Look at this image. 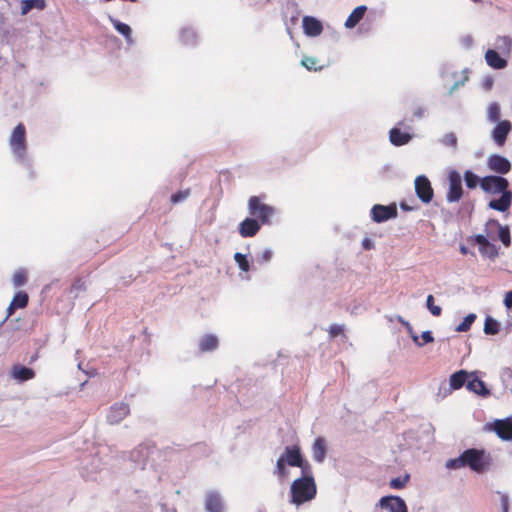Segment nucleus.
<instances>
[{
	"instance_id": "nucleus-48",
	"label": "nucleus",
	"mask_w": 512,
	"mask_h": 512,
	"mask_svg": "<svg viewBox=\"0 0 512 512\" xmlns=\"http://www.w3.org/2000/svg\"><path fill=\"white\" fill-rule=\"evenodd\" d=\"M421 338L423 340V345L426 344V343H431L434 341V338L432 336V333L430 331H424L422 332L421 334Z\"/></svg>"
},
{
	"instance_id": "nucleus-16",
	"label": "nucleus",
	"mask_w": 512,
	"mask_h": 512,
	"mask_svg": "<svg viewBox=\"0 0 512 512\" xmlns=\"http://www.w3.org/2000/svg\"><path fill=\"white\" fill-rule=\"evenodd\" d=\"M10 375L18 382H24L33 379L35 377V372L31 368L17 364L11 368Z\"/></svg>"
},
{
	"instance_id": "nucleus-21",
	"label": "nucleus",
	"mask_w": 512,
	"mask_h": 512,
	"mask_svg": "<svg viewBox=\"0 0 512 512\" xmlns=\"http://www.w3.org/2000/svg\"><path fill=\"white\" fill-rule=\"evenodd\" d=\"M367 10V7L365 5H361L356 7L352 13L348 16V18L345 21V27L346 28H354L360 20L364 17V14Z\"/></svg>"
},
{
	"instance_id": "nucleus-41",
	"label": "nucleus",
	"mask_w": 512,
	"mask_h": 512,
	"mask_svg": "<svg viewBox=\"0 0 512 512\" xmlns=\"http://www.w3.org/2000/svg\"><path fill=\"white\" fill-rule=\"evenodd\" d=\"M27 276L25 271L19 270L14 273L12 281L15 287H20L26 283Z\"/></svg>"
},
{
	"instance_id": "nucleus-57",
	"label": "nucleus",
	"mask_w": 512,
	"mask_h": 512,
	"mask_svg": "<svg viewBox=\"0 0 512 512\" xmlns=\"http://www.w3.org/2000/svg\"><path fill=\"white\" fill-rule=\"evenodd\" d=\"M501 507L503 512H508L509 500L507 496H503L501 500Z\"/></svg>"
},
{
	"instance_id": "nucleus-40",
	"label": "nucleus",
	"mask_w": 512,
	"mask_h": 512,
	"mask_svg": "<svg viewBox=\"0 0 512 512\" xmlns=\"http://www.w3.org/2000/svg\"><path fill=\"white\" fill-rule=\"evenodd\" d=\"M285 465L286 463L284 462V459L278 458L274 473L277 474L280 479H284L287 477L288 471Z\"/></svg>"
},
{
	"instance_id": "nucleus-39",
	"label": "nucleus",
	"mask_w": 512,
	"mask_h": 512,
	"mask_svg": "<svg viewBox=\"0 0 512 512\" xmlns=\"http://www.w3.org/2000/svg\"><path fill=\"white\" fill-rule=\"evenodd\" d=\"M426 305L433 316L441 315L442 309L440 306L434 305V297L432 295H428Z\"/></svg>"
},
{
	"instance_id": "nucleus-29",
	"label": "nucleus",
	"mask_w": 512,
	"mask_h": 512,
	"mask_svg": "<svg viewBox=\"0 0 512 512\" xmlns=\"http://www.w3.org/2000/svg\"><path fill=\"white\" fill-rule=\"evenodd\" d=\"M115 29L122 34L128 42H131L132 30L131 28L118 20H113Z\"/></svg>"
},
{
	"instance_id": "nucleus-34",
	"label": "nucleus",
	"mask_w": 512,
	"mask_h": 512,
	"mask_svg": "<svg viewBox=\"0 0 512 512\" xmlns=\"http://www.w3.org/2000/svg\"><path fill=\"white\" fill-rule=\"evenodd\" d=\"M13 306H16V308H25L28 304V295L25 292H18L13 300H12Z\"/></svg>"
},
{
	"instance_id": "nucleus-42",
	"label": "nucleus",
	"mask_w": 512,
	"mask_h": 512,
	"mask_svg": "<svg viewBox=\"0 0 512 512\" xmlns=\"http://www.w3.org/2000/svg\"><path fill=\"white\" fill-rule=\"evenodd\" d=\"M410 476L406 474L403 478L397 477L390 481V487L393 489H402L409 481Z\"/></svg>"
},
{
	"instance_id": "nucleus-5",
	"label": "nucleus",
	"mask_w": 512,
	"mask_h": 512,
	"mask_svg": "<svg viewBox=\"0 0 512 512\" xmlns=\"http://www.w3.org/2000/svg\"><path fill=\"white\" fill-rule=\"evenodd\" d=\"M398 215L395 203L389 205L376 204L371 209V217L374 222L382 223L389 219L396 218Z\"/></svg>"
},
{
	"instance_id": "nucleus-43",
	"label": "nucleus",
	"mask_w": 512,
	"mask_h": 512,
	"mask_svg": "<svg viewBox=\"0 0 512 512\" xmlns=\"http://www.w3.org/2000/svg\"><path fill=\"white\" fill-rule=\"evenodd\" d=\"M234 259L237 262V264L239 265V268L241 270H243V271H248L249 270V262H248V260H247L245 255L237 252L234 255Z\"/></svg>"
},
{
	"instance_id": "nucleus-33",
	"label": "nucleus",
	"mask_w": 512,
	"mask_h": 512,
	"mask_svg": "<svg viewBox=\"0 0 512 512\" xmlns=\"http://www.w3.org/2000/svg\"><path fill=\"white\" fill-rule=\"evenodd\" d=\"M479 250L483 256H486L491 259H494L498 255V250L496 246L490 242L484 245L483 247H480Z\"/></svg>"
},
{
	"instance_id": "nucleus-26",
	"label": "nucleus",
	"mask_w": 512,
	"mask_h": 512,
	"mask_svg": "<svg viewBox=\"0 0 512 512\" xmlns=\"http://www.w3.org/2000/svg\"><path fill=\"white\" fill-rule=\"evenodd\" d=\"M218 346V338L215 335H205L199 344V348L202 352L215 350Z\"/></svg>"
},
{
	"instance_id": "nucleus-30",
	"label": "nucleus",
	"mask_w": 512,
	"mask_h": 512,
	"mask_svg": "<svg viewBox=\"0 0 512 512\" xmlns=\"http://www.w3.org/2000/svg\"><path fill=\"white\" fill-rule=\"evenodd\" d=\"M465 466H467L465 451L459 457L454 458V459H449L446 462V467L448 469H459V468H462Z\"/></svg>"
},
{
	"instance_id": "nucleus-59",
	"label": "nucleus",
	"mask_w": 512,
	"mask_h": 512,
	"mask_svg": "<svg viewBox=\"0 0 512 512\" xmlns=\"http://www.w3.org/2000/svg\"><path fill=\"white\" fill-rule=\"evenodd\" d=\"M492 85H493V80H492V79H486V80L484 81V87H485L486 89H488V90H489V89H491V88H492Z\"/></svg>"
},
{
	"instance_id": "nucleus-4",
	"label": "nucleus",
	"mask_w": 512,
	"mask_h": 512,
	"mask_svg": "<svg viewBox=\"0 0 512 512\" xmlns=\"http://www.w3.org/2000/svg\"><path fill=\"white\" fill-rule=\"evenodd\" d=\"M279 458L284 459V462L289 466L300 467L303 474H306L311 469L310 464L303 459L300 448L297 445L286 446Z\"/></svg>"
},
{
	"instance_id": "nucleus-25",
	"label": "nucleus",
	"mask_w": 512,
	"mask_h": 512,
	"mask_svg": "<svg viewBox=\"0 0 512 512\" xmlns=\"http://www.w3.org/2000/svg\"><path fill=\"white\" fill-rule=\"evenodd\" d=\"M46 7L45 0H22L21 15L28 14L32 9L43 10Z\"/></svg>"
},
{
	"instance_id": "nucleus-10",
	"label": "nucleus",
	"mask_w": 512,
	"mask_h": 512,
	"mask_svg": "<svg viewBox=\"0 0 512 512\" xmlns=\"http://www.w3.org/2000/svg\"><path fill=\"white\" fill-rule=\"evenodd\" d=\"M487 165L490 170L499 174H506L511 169L510 161L507 158L498 154H493L489 156L487 160Z\"/></svg>"
},
{
	"instance_id": "nucleus-27",
	"label": "nucleus",
	"mask_w": 512,
	"mask_h": 512,
	"mask_svg": "<svg viewBox=\"0 0 512 512\" xmlns=\"http://www.w3.org/2000/svg\"><path fill=\"white\" fill-rule=\"evenodd\" d=\"M415 192H433L430 181L424 175L418 176L414 181Z\"/></svg>"
},
{
	"instance_id": "nucleus-50",
	"label": "nucleus",
	"mask_w": 512,
	"mask_h": 512,
	"mask_svg": "<svg viewBox=\"0 0 512 512\" xmlns=\"http://www.w3.org/2000/svg\"><path fill=\"white\" fill-rule=\"evenodd\" d=\"M475 241L479 245V248L483 247L484 245L489 243L487 238L484 235H481V234L475 236Z\"/></svg>"
},
{
	"instance_id": "nucleus-46",
	"label": "nucleus",
	"mask_w": 512,
	"mask_h": 512,
	"mask_svg": "<svg viewBox=\"0 0 512 512\" xmlns=\"http://www.w3.org/2000/svg\"><path fill=\"white\" fill-rule=\"evenodd\" d=\"M82 289H84V283L81 280H77L71 286L70 293H75L74 298H76L78 296V292Z\"/></svg>"
},
{
	"instance_id": "nucleus-2",
	"label": "nucleus",
	"mask_w": 512,
	"mask_h": 512,
	"mask_svg": "<svg viewBox=\"0 0 512 512\" xmlns=\"http://www.w3.org/2000/svg\"><path fill=\"white\" fill-rule=\"evenodd\" d=\"M464 181L468 189H475L479 184L484 192H510L508 180L502 176L490 175L480 179L472 171L464 173Z\"/></svg>"
},
{
	"instance_id": "nucleus-58",
	"label": "nucleus",
	"mask_w": 512,
	"mask_h": 512,
	"mask_svg": "<svg viewBox=\"0 0 512 512\" xmlns=\"http://www.w3.org/2000/svg\"><path fill=\"white\" fill-rule=\"evenodd\" d=\"M15 309H16V306H13V303L11 302L7 308V318L10 317L14 313Z\"/></svg>"
},
{
	"instance_id": "nucleus-15",
	"label": "nucleus",
	"mask_w": 512,
	"mask_h": 512,
	"mask_svg": "<svg viewBox=\"0 0 512 512\" xmlns=\"http://www.w3.org/2000/svg\"><path fill=\"white\" fill-rule=\"evenodd\" d=\"M205 508L208 512H223L224 505L218 492L209 491L205 499Z\"/></svg>"
},
{
	"instance_id": "nucleus-49",
	"label": "nucleus",
	"mask_w": 512,
	"mask_h": 512,
	"mask_svg": "<svg viewBox=\"0 0 512 512\" xmlns=\"http://www.w3.org/2000/svg\"><path fill=\"white\" fill-rule=\"evenodd\" d=\"M271 257H272V251L270 249H266L261 253L259 261L268 262V261H270Z\"/></svg>"
},
{
	"instance_id": "nucleus-3",
	"label": "nucleus",
	"mask_w": 512,
	"mask_h": 512,
	"mask_svg": "<svg viewBox=\"0 0 512 512\" xmlns=\"http://www.w3.org/2000/svg\"><path fill=\"white\" fill-rule=\"evenodd\" d=\"M465 457L467 466L477 472L485 473L489 471L493 465V459L489 453L479 449H467L465 450Z\"/></svg>"
},
{
	"instance_id": "nucleus-9",
	"label": "nucleus",
	"mask_w": 512,
	"mask_h": 512,
	"mask_svg": "<svg viewBox=\"0 0 512 512\" xmlns=\"http://www.w3.org/2000/svg\"><path fill=\"white\" fill-rule=\"evenodd\" d=\"M512 130V124L508 120H502L492 130V138L499 146H503L506 142L507 136Z\"/></svg>"
},
{
	"instance_id": "nucleus-11",
	"label": "nucleus",
	"mask_w": 512,
	"mask_h": 512,
	"mask_svg": "<svg viewBox=\"0 0 512 512\" xmlns=\"http://www.w3.org/2000/svg\"><path fill=\"white\" fill-rule=\"evenodd\" d=\"M491 430L495 431L502 440H512V420H495L493 424H489Z\"/></svg>"
},
{
	"instance_id": "nucleus-63",
	"label": "nucleus",
	"mask_w": 512,
	"mask_h": 512,
	"mask_svg": "<svg viewBox=\"0 0 512 512\" xmlns=\"http://www.w3.org/2000/svg\"><path fill=\"white\" fill-rule=\"evenodd\" d=\"M401 208L404 210H411V208L408 207L405 203H401Z\"/></svg>"
},
{
	"instance_id": "nucleus-28",
	"label": "nucleus",
	"mask_w": 512,
	"mask_h": 512,
	"mask_svg": "<svg viewBox=\"0 0 512 512\" xmlns=\"http://www.w3.org/2000/svg\"><path fill=\"white\" fill-rule=\"evenodd\" d=\"M500 324L498 321L488 316L485 319L484 332L487 335H496L499 332Z\"/></svg>"
},
{
	"instance_id": "nucleus-19",
	"label": "nucleus",
	"mask_w": 512,
	"mask_h": 512,
	"mask_svg": "<svg viewBox=\"0 0 512 512\" xmlns=\"http://www.w3.org/2000/svg\"><path fill=\"white\" fill-rule=\"evenodd\" d=\"M327 446L323 437H317L312 446L313 458L318 463H322L326 457Z\"/></svg>"
},
{
	"instance_id": "nucleus-32",
	"label": "nucleus",
	"mask_w": 512,
	"mask_h": 512,
	"mask_svg": "<svg viewBox=\"0 0 512 512\" xmlns=\"http://www.w3.org/2000/svg\"><path fill=\"white\" fill-rule=\"evenodd\" d=\"M398 321L400 323H402L404 325V328L407 329V332L409 333L410 337L412 338L413 342L418 346V347H422L423 346V343H421V341L419 340V337L418 335L414 332L411 324L404 320L401 316L398 317Z\"/></svg>"
},
{
	"instance_id": "nucleus-61",
	"label": "nucleus",
	"mask_w": 512,
	"mask_h": 512,
	"mask_svg": "<svg viewBox=\"0 0 512 512\" xmlns=\"http://www.w3.org/2000/svg\"><path fill=\"white\" fill-rule=\"evenodd\" d=\"M85 476L88 478V479H93V475L92 473L86 468V474Z\"/></svg>"
},
{
	"instance_id": "nucleus-20",
	"label": "nucleus",
	"mask_w": 512,
	"mask_h": 512,
	"mask_svg": "<svg viewBox=\"0 0 512 512\" xmlns=\"http://www.w3.org/2000/svg\"><path fill=\"white\" fill-rule=\"evenodd\" d=\"M412 136L409 133L402 132L398 128H392L389 132V139L395 146H401L408 143Z\"/></svg>"
},
{
	"instance_id": "nucleus-23",
	"label": "nucleus",
	"mask_w": 512,
	"mask_h": 512,
	"mask_svg": "<svg viewBox=\"0 0 512 512\" xmlns=\"http://www.w3.org/2000/svg\"><path fill=\"white\" fill-rule=\"evenodd\" d=\"M469 373L465 370H460L458 372L453 373L450 376V386L452 389H460L468 380Z\"/></svg>"
},
{
	"instance_id": "nucleus-1",
	"label": "nucleus",
	"mask_w": 512,
	"mask_h": 512,
	"mask_svg": "<svg viewBox=\"0 0 512 512\" xmlns=\"http://www.w3.org/2000/svg\"><path fill=\"white\" fill-rule=\"evenodd\" d=\"M317 487L311 474V469L302 477L294 480L290 487V502L299 506L315 498Z\"/></svg>"
},
{
	"instance_id": "nucleus-56",
	"label": "nucleus",
	"mask_w": 512,
	"mask_h": 512,
	"mask_svg": "<svg viewBox=\"0 0 512 512\" xmlns=\"http://www.w3.org/2000/svg\"><path fill=\"white\" fill-rule=\"evenodd\" d=\"M462 194H447V201L452 202H458L461 198Z\"/></svg>"
},
{
	"instance_id": "nucleus-44",
	"label": "nucleus",
	"mask_w": 512,
	"mask_h": 512,
	"mask_svg": "<svg viewBox=\"0 0 512 512\" xmlns=\"http://www.w3.org/2000/svg\"><path fill=\"white\" fill-rule=\"evenodd\" d=\"M442 143L447 146H452L453 148H456L457 146V137L454 133H448L446 134L443 139Z\"/></svg>"
},
{
	"instance_id": "nucleus-17",
	"label": "nucleus",
	"mask_w": 512,
	"mask_h": 512,
	"mask_svg": "<svg viewBox=\"0 0 512 512\" xmlns=\"http://www.w3.org/2000/svg\"><path fill=\"white\" fill-rule=\"evenodd\" d=\"M485 60L487 64L494 69H504L507 66V61L493 49H488L486 51Z\"/></svg>"
},
{
	"instance_id": "nucleus-55",
	"label": "nucleus",
	"mask_w": 512,
	"mask_h": 512,
	"mask_svg": "<svg viewBox=\"0 0 512 512\" xmlns=\"http://www.w3.org/2000/svg\"><path fill=\"white\" fill-rule=\"evenodd\" d=\"M504 304L508 309L512 307V290L506 293Z\"/></svg>"
},
{
	"instance_id": "nucleus-14",
	"label": "nucleus",
	"mask_w": 512,
	"mask_h": 512,
	"mask_svg": "<svg viewBox=\"0 0 512 512\" xmlns=\"http://www.w3.org/2000/svg\"><path fill=\"white\" fill-rule=\"evenodd\" d=\"M303 29L307 36L316 37L322 33L323 25L318 19L312 16H305L303 18Z\"/></svg>"
},
{
	"instance_id": "nucleus-22",
	"label": "nucleus",
	"mask_w": 512,
	"mask_h": 512,
	"mask_svg": "<svg viewBox=\"0 0 512 512\" xmlns=\"http://www.w3.org/2000/svg\"><path fill=\"white\" fill-rule=\"evenodd\" d=\"M511 201L512 194H501L499 199H494L489 202V207L504 212L510 207Z\"/></svg>"
},
{
	"instance_id": "nucleus-7",
	"label": "nucleus",
	"mask_w": 512,
	"mask_h": 512,
	"mask_svg": "<svg viewBox=\"0 0 512 512\" xmlns=\"http://www.w3.org/2000/svg\"><path fill=\"white\" fill-rule=\"evenodd\" d=\"M25 126L19 123L13 130L10 137V146L14 153L21 155L26 149Z\"/></svg>"
},
{
	"instance_id": "nucleus-8",
	"label": "nucleus",
	"mask_w": 512,
	"mask_h": 512,
	"mask_svg": "<svg viewBox=\"0 0 512 512\" xmlns=\"http://www.w3.org/2000/svg\"><path fill=\"white\" fill-rule=\"evenodd\" d=\"M466 388L482 397H488L491 394L485 383L477 376V372L469 373V380L466 383Z\"/></svg>"
},
{
	"instance_id": "nucleus-12",
	"label": "nucleus",
	"mask_w": 512,
	"mask_h": 512,
	"mask_svg": "<svg viewBox=\"0 0 512 512\" xmlns=\"http://www.w3.org/2000/svg\"><path fill=\"white\" fill-rule=\"evenodd\" d=\"M381 508L388 509L390 512H407L405 501L398 496H385L379 501Z\"/></svg>"
},
{
	"instance_id": "nucleus-38",
	"label": "nucleus",
	"mask_w": 512,
	"mask_h": 512,
	"mask_svg": "<svg viewBox=\"0 0 512 512\" xmlns=\"http://www.w3.org/2000/svg\"><path fill=\"white\" fill-rule=\"evenodd\" d=\"M318 63L317 58L314 57H304L301 61V65L306 67L308 70L318 71L322 69V66L317 67L316 64Z\"/></svg>"
},
{
	"instance_id": "nucleus-31",
	"label": "nucleus",
	"mask_w": 512,
	"mask_h": 512,
	"mask_svg": "<svg viewBox=\"0 0 512 512\" xmlns=\"http://www.w3.org/2000/svg\"><path fill=\"white\" fill-rule=\"evenodd\" d=\"M476 319V315L474 313L468 314L463 321L456 327V332H466L470 329L471 325L474 323Z\"/></svg>"
},
{
	"instance_id": "nucleus-35",
	"label": "nucleus",
	"mask_w": 512,
	"mask_h": 512,
	"mask_svg": "<svg viewBox=\"0 0 512 512\" xmlns=\"http://www.w3.org/2000/svg\"><path fill=\"white\" fill-rule=\"evenodd\" d=\"M488 119L491 122L500 121V106L498 103H491L488 108Z\"/></svg>"
},
{
	"instance_id": "nucleus-24",
	"label": "nucleus",
	"mask_w": 512,
	"mask_h": 512,
	"mask_svg": "<svg viewBox=\"0 0 512 512\" xmlns=\"http://www.w3.org/2000/svg\"><path fill=\"white\" fill-rule=\"evenodd\" d=\"M449 191L448 192H463L462 177L456 170H451L448 173Z\"/></svg>"
},
{
	"instance_id": "nucleus-37",
	"label": "nucleus",
	"mask_w": 512,
	"mask_h": 512,
	"mask_svg": "<svg viewBox=\"0 0 512 512\" xmlns=\"http://www.w3.org/2000/svg\"><path fill=\"white\" fill-rule=\"evenodd\" d=\"M498 236L505 246L508 247L511 244L510 229L508 226H499Z\"/></svg>"
},
{
	"instance_id": "nucleus-36",
	"label": "nucleus",
	"mask_w": 512,
	"mask_h": 512,
	"mask_svg": "<svg viewBox=\"0 0 512 512\" xmlns=\"http://www.w3.org/2000/svg\"><path fill=\"white\" fill-rule=\"evenodd\" d=\"M496 46H497V48L502 49L503 51H506L507 53H510L511 46H512V40L509 36H500L497 38Z\"/></svg>"
},
{
	"instance_id": "nucleus-52",
	"label": "nucleus",
	"mask_w": 512,
	"mask_h": 512,
	"mask_svg": "<svg viewBox=\"0 0 512 512\" xmlns=\"http://www.w3.org/2000/svg\"><path fill=\"white\" fill-rule=\"evenodd\" d=\"M188 194H172L170 201L175 204L183 201Z\"/></svg>"
},
{
	"instance_id": "nucleus-47",
	"label": "nucleus",
	"mask_w": 512,
	"mask_h": 512,
	"mask_svg": "<svg viewBox=\"0 0 512 512\" xmlns=\"http://www.w3.org/2000/svg\"><path fill=\"white\" fill-rule=\"evenodd\" d=\"M144 451H146V448L145 447H139L137 448L136 450H134L132 453H131V457L134 461H137V462H140L141 459L140 457L143 456L144 454Z\"/></svg>"
},
{
	"instance_id": "nucleus-6",
	"label": "nucleus",
	"mask_w": 512,
	"mask_h": 512,
	"mask_svg": "<svg viewBox=\"0 0 512 512\" xmlns=\"http://www.w3.org/2000/svg\"><path fill=\"white\" fill-rule=\"evenodd\" d=\"M250 214L258 217L263 223L273 214V208L262 203L259 197L253 196L249 200Z\"/></svg>"
},
{
	"instance_id": "nucleus-60",
	"label": "nucleus",
	"mask_w": 512,
	"mask_h": 512,
	"mask_svg": "<svg viewBox=\"0 0 512 512\" xmlns=\"http://www.w3.org/2000/svg\"><path fill=\"white\" fill-rule=\"evenodd\" d=\"M462 84H463V82H459V81L455 82L454 85L451 87L449 94H452Z\"/></svg>"
},
{
	"instance_id": "nucleus-45",
	"label": "nucleus",
	"mask_w": 512,
	"mask_h": 512,
	"mask_svg": "<svg viewBox=\"0 0 512 512\" xmlns=\"http://www.w3.org/2000/svg\"><path fill=\"white\" fill-rule=\"evenodd\" d=\"M195 37H196V35L193 30H191V29H183L182 30V39L185 42H192V41H194Z\"/></svg>"
},
{
	"instance_id": "nucleus-54",
	"label": "nucleus",
	"mask_w": 512,
	"mask_h": 512,
	"mask_svg": "<svg viewBox=\"0 0 512 512\" xmlns=\"http://www.w3.org/2000/svg\"><path fill=\"white\" fill-rule=\"evenodd\" d=\"M433 195L434 194H417V196L419 197V199L423 202V203H430L432 201V198H433Z\"/></svg>"
},
{
	"instance_id": "nucleus-53",
	"label": "nucleus",
	"mask_w": 512,
	"mask_h": 512,
	"mask_svg": "<svg viewBox=\"0 0 512 512\" xmlns=\"http://www.w3.org/2000/svg\"><path fill=\"white\" fill-rule=\"evenodd\" d=\"M362 246L365 250H371L374 248V242L369 238H365L362 241Z\"/></svg>"
},
{
	"instance_id": "nucleus-62",
	"label": "nucleus",
	"mask_w": 512,
	"mask_h": 512,
	"mask_svg": "<svg viewBox=\"0 0 512 512\" xmlns=\"http://www.w3.org/2000/svg\"><path fill=\"white\" fill-rule=\"evenodd\" d=\"M460 251H461L462 254H467L468 253V250H467V248L465 246H461L460 247Z\"/></svg>"
},
{
	"instance_id": "nucleus-51",
	"label": "nucleus",
	"mask_w": 512,
	"mask_h": 512,
	"mask_svg": "<svg viewBox=\"0 0 512 512\" xmlns=\"http://www.w3.org/2000/svg\"><path fill=\"white\" fill-rule=\"evenodd\" d=\"M343 331L342 327L339 326V325H332L330 327V330H329V333L333 336V337H336L338 336L339 334H341Z\"/></svg>"
},
{
	"instance_id": "nucleus-13",
	"label": "nucleus",
	"mask_w": 512,
	"mask_h": 512,
	"mask_svg": "<svg viewBox=\"0 0 512 512\" xmlns=\"http://www.w3.org/2000/svg\"><path fill=\"white\" fill-rule=\"evenodd\" d=\"M130 412L129 406L125 403L115 404L111 407L107 420L111 424H118L122 421Z\"/></svg>"
},
{
	"instance_id": "nucleus-18",
	"label": "nucleus",
	"mask_w": 512,
	"mask_h": 512,
	"mask_svg": "<svg viewBox=\"0 0 512 512\" xmlns=\"http://www.w3.org/2000/svg\"><path fill=\"white\" fill-rule=\"evenodd\" d=\"M260 229V225L257 220L252 218H246L241 224L239 228V233L242 237H252L254 236Z\"/></svg>"
}]
</instances>
